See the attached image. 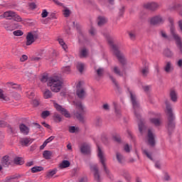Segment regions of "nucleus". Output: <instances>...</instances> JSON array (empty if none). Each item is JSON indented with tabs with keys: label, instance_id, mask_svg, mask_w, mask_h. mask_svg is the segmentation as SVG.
I'll list each match as a JSON object with an SVG mask.
<instances>
[{
	"label": "nucleus",
	"instance_id": "4d7b16f0",
	"mask_svg": "<svg viewBox=\"0 0 182 182\" xmlns=\"http://www.w3.org/2000/svg\"><path fill=\"white\" fill-rule=\"evenodd\" d=\"M103 72H104L103 68H99L98 70H97V73L98 76H102V75H103Z\"/></svg>",
	"mask_w": 182,
	"mask_h": 182
},
{
	"label": "nucleus",
	"instance_id": "c03bdc74",
	"mask_svg": "<svg viewBox=\"0 0 182 182\" xmlns=\"http://www.w3.org/2000/svg\"><path fill=\"white\" fill-rule=\"evenodd\" d=\"M13 18L16 22H22V18H21L19 15L16 14V13H15V15L13 16Z\"/></svg>",
	"mask_w": 182,
	"mask_h": 182
},
{
	"label": "nucleus",
	"instance_id": "e2e57ef3",
	"mask_svg": "<svg viewBox=\"0 0 182 182\" xmlns=\"http://www.w3.org/2000/svg\"><path fill=\"white\" fill-rule=\"evenodd\" d=\"M32 103L35 107L39 106V101L38 100H33Z\"/></svg>",
	"mask_w": 182,
	"mask_h": 182
},
{
	"label": "nucleus",
	"instance_id": "6e6552de",
	"mask_svg": "<svg viewBox=\"0 0 182 182\" xmlns=\"http://www.w3.org/2000/svg\"><path fill=\"white\" fill-rule=\"evenodd\" d=\"M90 171L93 172L94 178L95 181L100 182L102 178H100V173H99V168H97V165L93 164L90 166Z\"/></svg>",
	"mask_w": 182,
	"mask_h": 182
},
{
	"label": "nucleus",
	"instance_id": "09e8293b",
	"mask_svg": "<svg viewBox=\"0 0 182 182\" xmlns=\"http://www.w3.org/2000/svg\"><path fill=\"white\" fill-rule=\"evenodd\" d=\"M63 15L65 18H68L70 15V10L65 9L63 10Z\"/></svg>",
	"mask_w": 182,
	"mask_h": 182
},
{
	"label": "nucleus",
	"instance_id": "393cba45",
	"mask_svg": "<svg viewBox=\"0 0 182 182\" xmlns=\"http://www.w3.org/2000/svg\"><path fill=\"white\" fill-rule=\"evenodd\" d=\"M52 151L46 150L43 153V157L46 159V160H50V158L52 157Z\"/></svg>",
	"mask_w": 182,
	"mask_h": 182
},
{
	"label": "nucleus",
	"instance_id": "dca6fc26",
	"mask_svg": "<svg viewBox=\"0 0 182 182\" xmlns=\"http://www.w3.org/2000/svg\"><path fill=\"white\" fill-rule=\"evenodd\" d=\"M148 142L150 146H154L156 144V140H154V134H153L151 129L148 130Z\"/></svg>",
	"mask_w": 182,
	"mask_h": 182
},
{
	"label": "nucleus",
	"instance_id": "de8ad7c7",
	"mask_svg": "<svg viewBox=\"0 0 182 182\" xmlns=\"http://www.w3.org/2000/svg\"><path fill=\"white\" fill-rule=\"evenodd\" d=\"M142 75L143 76H146L149 75V68L145 67L144 68H142Z\"/></svg>",
	"mask_w": 182,
	"mask_h": 182
},
{
	"label": "nucleus",
	"instance_id": "f3484780",
	"mask_svg": "<svg viewBox=\"0 0 182 182\" xmlns=\"http://www.w3.org/2000/svg\"><path fill=\"white\" fill-rule=\"evenodd\" d=\"M20 132L24 136H28L29 134L30 129L29 127L26 126L24 124H21L19 125Z\"/></svg>",
	"mask_w": 182,
	"mask_h": 182
},
{
	"label": "nucleus",
	"instance_id": "a18cd8bd",
	"mask_svg": "<svg viewBox=\"0 0 182 182\" xmlns=\"http://www.w3.org/2000/svg\"><path fill=\"white\" fill-rule=\"evenodd\" d=\"M13 34L14 36H22V35H23V32H22L21 30H16L13 32Z\"/></svg>",
	"mask_w": 182,
	"mask_h": 182
},
{
	"label": "nucleus",
	"instance_id": "cd10ccee",
	"mask_svg": "<svg viewBox=\"0 0 182 182\" xmlns=\"http://www.w3.org/2000/svg\"><path fill=\"white\" fill-rule=\"evenodd\" d=\"M56 173H58V169L56 168H54V169H52V170H50L47 172V177L48 178H52L53 176H55V174H56Z\"/></svg>",
	"mask_w": 182,
	"mask_h": 182
},
{
	"label": "nucleus",
	"instance_id": "412c9836",
	"mask_svg": "<svg viewBox=\"0 0 182 182\" xmlns=\"http://www.w3.org/2000/svg\"><path fill=\"white\" fill-rule=\"evenodd\" d=\"M15 12L12 11H6L4 16H0V18H5L6 19H12L15 15Z\"/></svg>",
	"mask_w": 182,
	"mask_h": 182
},
{
	"label": "nucleus",
	"instance_id": "a19ab883",
	"mask_svg": "<svg viewBox=\"0 0 182 182\" xmlns=\"http://www.w3.org/2000/svg\"><path fill=\"white\" fill-rule=\"evenodd\" d=\"M164 54L165 56H166V58H171V56H173V53L171 50H170V49H166L164 51Z\"/></svg>",
	"mask_w": 182,
	"mask_h": 182
},
{
	"label": "nucleus",
	"instance_id": "a211bd4d",
	"mask_svg": "<svg viewBox=\"0 0 182 182\" xmlns=\"http://www.w3.org/2000/svg\"><path fill=\"white\" fill-rule=\"evenodd\" d=\"M80 150L82 154H89L90 153V146L87 144H83L80 147Z\"/></svg>",
	"mask_w": 182,
	"mask_h": 182
},
{
	"label": "nucleus",
	"instance_id": "4c0bfd02",
	"mask_svg": "<svg viewBox=\"0 0 182 182\" xmlns=\"http://www.w3.org/2000/svg\"><path fill=\"white\" fill-rule=\"evenodd\" d=\"M143 154L146 156L147 158L149 159V160H153V156H151V152L149 151L147 149L143 150Z\"/></svg>",
	"mask_w": 182,
	"mask_h": 182
},
{
	"label": "nucleus",
	"instance_id": "9d476101",
	"mask_svg": "<svg viewBox=\"0 0 182 182\" xmlns=\"http://www.w3.org/2000/svg\"><path fill=\"white\" fill-rule=\"evenodd\" d=\"M36 39H38V35L36 33H28L26 36V45L30 46V45L35 42Z\"/></svg>",
	"mask_w": 182,
	"mask_h": 182
},
{
	"label": "nucleus",
	"instance_id": "c85d7f7f",
	"mask_svg": "<svg viewBox=\"0 0 182 182\" xmlns=\"http://www.w3.org/2000/svg\"><path fill=\"white\" fill-rule=\"evenodd\" d=\"M128 35L131 41H134V39H136V30H131L128 31Z\"/></svg>",
	"mask_w": 182,
	"mask_h": 182
},
{
	"label": "nucleus",
	"instance_id": "052dcab7",
	"mask_svg": "<svg viewBox=\"0 0 182 182\" xmlns=\"http://www.w3.org/2000/svg\"><path fill=\"white\" fill-rule=\"evenodd\" d=\"M30 9H36V4L35 3H31L29 4Z\"/></svg>",
	"mask_w": 182,
	"mask_h": 182
},
{
	"label": "nucleus",
	"instance_id": "a878e982",
	"mask_svg": "<svg viewBox=\"0 0 182 182\" xmlns=\"http://www.w3.org/2000/svg\"><path fill=\"white\" fill-rule=\"evenodd\" d=\"M77 110L80 112V113H83L85 112V106L82 105V102H75Z\"/></svg>",
	"mask_w": 182,
	"mask_h": 182
},
{
	"label": "nucleus",
	"instance_id": "4be33fe9",
	"mask_svg": "<svg viewBox=\"0 0 182 182\" xmlns=\"http://www.w3.org/2000/svg\"><path fill=\"white\" fill-rule=\"evenodd\" d=\"M70 166V162L68 160L63 161L59 164V168L63 169V168H68V167Z\"/></svg>",
	"mask_w": 182,
	"mask_h": 182
},
{
	"label": "nucleus",
	"instance_id": "bb28decb",
	"mask_svg": "<svg viewBox=\"0 0 182 182\" xmlns=\"http://www.w3.org/2000/svg\"><path fill=\"white\" fill-rule=\"evenodd\" d=\"M62 73L65 75H70L72 73V70L70 69V66H64L61 68Z\"/></svg>",
	"mask_w": 182,
	"mask_h": 182
},
{
	"label": "nucleus",
	"instance_id": "774afa93",
	"mask_svg": "<svg viewBox=\"0 0 182 182\" xmlns=\"http://www.w3.org/2000/svg\"><path fill=\"white\" fill-rule=\"evenodd\" d=\"M80 182H87V178L85 176L80 180Z\"/></svg>",
	"mask_w": 182,
	"mask_h": 182
},
{
	"label": "nucleus",
	"instance_id": "2eb2a0df",
	"mask_svg": "<svg viewBox=\"0 0 182 182\" xmlns=\"http://www.w3.org/2000/svg\"><path fill=\"white\" fill-rule=\"evenodd\" d=\"M164 70L166 73H171V72L174 70V65H173V63H171V61H166L164 67Z\"/></svg>",
	"mask_w": 182,
	"mask_h": 182
},
{
	"label": "nucleus",
	"instance_id": "603ef678",
	"mask_svg": "<svg viewBox=\"0 0 182 182\" xmlns=\"http://www.w3.org/2000/svg\"><path fill=\"white\" fill-rule=\"evenodd\" d=\"M60 46H61L62 49L65 50V52H68V44H66V43H61Z\"/></svg>",
	"mask_w": 182,
	"mask_h": 182
},
{
	"label": "nucleus",
	"instance_id": "49530a36",
	"mask_svg": "<svg viewBox=\"0 0 182 182\" xmlns=\"http://www.w3.org/2000/svg\"><path fill=\"white\" fill-rule=\"evenodd\" d=\"M113 106L114 107L115 113L116 114H120V110L117 109L119 107V105L116 102H113Z\"/></svg>",
	"mask_w": 182,
	"mask_h": 182
},
{
	"label": "nucleus",
	"instance_id": "20e7f679",
	"mask_svg": "<svg viewBox=\"0 0 182 182\" xmlns=\"http://www.w3.org/2000/svg\"><path fill=\"white\" fill-rule=\"evenodd\" d=\"M171 26L170 27L171 33L172 35L173 38L176 41V45L179 49L181 53H182V43H181V38L179 36H178L177 33H176V28H174V26H173V20L171 18L169 19Z\"/></svg>",
	"mask_w": 182,
	"mask_h": 182
},
{
	"label": "nucleus",
	"instance_id": "864d4df0",
	"mask_svg": "<svg viewBox=\"0 0 182 182\" xmlns=\"http://www.w3.org/2000/svg\"><path fill=\"white\" fill-rule=\"evenodd\" d=\"M53 139H55V136H51L48 139H46L44 143L48 145V143H50V141L53 140Z\"/></svg>",
	"mask_w": 182,
	"mask_h": 182
},
{
	"label": "nucleus",
	"instance_id": "8fccbe9b",
	"mask_svg": "<svg viewBox=\"0 0 182 182\" xmlns=\"http://www.w3.org/2000/svg\"><path fill=\"white\" fill-rule=\"evenodd\" d=\"M49 114H50V112H49V111H43L41 114V117H43V119H46V117H48Z\"/></svg>",
	"mask_w": 182,
	"mask_h": 182
},
{
	"label": "nucleus",
	"instance_id": "bf43d9fd",
	"mask_svg": "<svg viewBox=\"0 0 182 182\" xmlns=\"http://www.w3.org/2000/svg\"><path fill=\"white\" fill-rule=\"evenodd\" d=\"M124 150L127 152L129 153L130 151V146L129 144H125L124 146Z\"/></svg>",
	"mask_w": 182,
	"mask_h": 182
},
{
	"label": "nucleus",
	"instance_id": "f257e3e1",
	"mask_svg": "<svg viewBox=\"0 0 182 182\" xmlns=\"http://www.w3.org/2000/svg\"><path fill=\"white\" fill-rule=\"evenodd\" d=\"M47 85L52 92H54V93H59L62 89L63 81H62L61 77H53L49 78Z\"/></svg>",
	"mask_w": 182,
	"mask_h": 182
},
{
	"label": "nucleus",
	"instance_id": "c756f323",
	"mask_svg": "<svg viewBox=\"0 0 182 182\" xmlns=\"http://www.w3.org/2000/svg\"><path fill=\"white\" fill-rule=\"evenodd\" d=\"M113 71L114 73H116V75H118V76H123V70L122 68H119V67L115 66L114 67Z\"/></svg>",
	"mask_w": 182,
	"mask_h": 182
},
{
	"label": "nucleus",
	"instance_id": "ddd939ff",
	"mask_svg": "<svg viewBox=\"0 0 182 182\" xmlns=\"http://www.w3.org/2000/svg\"><path fill=\"white\" fill-rule=\"evenodd\" d=\"M2 25H3V28L6 29L7 31H15V29H18V28L19 27V25H18V23H9L6 21H4Z\"/></svg>",
	"mask_w": 182,
	"mask_h": 182
},
{
	"label": "nucleus",
	"instance_id": "b1692460",
	"mask_svg": "<svg viewBox=\"0 0 182 182\" xmlns=\"http://www.w3.org/2000/svg\"><path fill=\"white\" fill-rule=\"evenodd\" d=\"M76 68L80 73H83V70L86 68V65L83 64L82 63H77Z\"/></svg>",
	"mask_w": 182,
	"mask_h": 182
},
{
	"label": "nucleus",
	"instance_id": "0eeeda50",
	"mask_svg": "<svg viewBox=\"0 0 182 182\" xmlns=\"http://www.w3.org/2000/svg\"><path fill=\"white\" fill-rule=\"evenodd\" d=\"M149 116L150 119L149 121L154 124L155 126H160L161 124V120L160 119H156L154 117H159V114L154 112H149Z\"/></svg>",
	"mask_w": 182,
	"mask_h": 182
},
{
	"label": "nucleus",
	"instance_id": "aec40b11",
	"mask_svg": "<svg viewBox=\"0 0 182 182\" xmlns=\"http://www.w3.org/2000/svg\"><path fill=\"white\" fill-rule=\"evenodd\" d=\"M171 100H172L174 103H176L178 99V95L177 94V92L174 90H171L170 94H169Z\"/></svg>",
	"mask_w": 182,
	"mask_h": 182
},
{
	"label": "nucleus",
	"instance_id": "1a4fd4ad",
	"mask_svg": "<svg viewBox=\"0 0 182 182\" xmlns=\"http://www.w3.org/2000/svg\"><path fill=\"white\" fill-rule=\"evenodd\" d=\"M144 8L149 11H157L160 8V4L156 2H148L144 4Z\"/></svg>",
	"mask_w": 182,
	"mask_h": 182
},
{
	"label": "nucleus",
	"instance_id": "37998d69",
	"mask_svg": "<svg viewBox=\"0 0 182 182\" xmlns=\"http://www.w3.org/2000/svg\"><path fill=\"white\" fill-rule=\"evenodd\" d=\"M69 132L70 133H77V132H79V128L75 127H70Z\"/></svg>",
	"mask_w": 182,
	"mask_h": 182
},
{
	"label": "nucleus",
	"instance_id": "5fc2aeb1",
	"mask_svg": "<svg viewBox=\"0 0 182 182\" xmlns=\"http://www.w3.org/2000/svg\"><path fill=\"white\" fill-rule=\"evenodd\" d=\"M102 109H104V110H110V105H109L107 103H105L102 105Z\"/></svg>",
	"mask_w": 182,
	"mask_h": 182
},
{
	"label": "nucleus",
	"instance_id": "0e129e2a",
	"mask_svg": "<svg viewBox=\"0 0 182 182\" xmlns=\"http://www.w3.org/2000/svg\"><path fill=\"white\" fill-rule=\"evenodd\" d=\"M41 82H43V83H45V82H48V77L43 75L41 79Z\"/></svg>",
	"mask_w": 182,
	"mask_h": 182
},
{
	"label": "nucleus",
	"instance_id": "79ce46f5",
	"mask_svg": "<svg viewBox=\"0 0 182 182\" xmlns=\"http://www.w3.org/2000/svg\"><path fill=\"white\" fill-rule=\"evenodd\" d=\"M10 87L11 89H16V90L21 89V85L18 84H14V82H10Z\"/></svg>",
	"mask_w": 182,
	"mask_h": 182
},
{
	"label": "nucleus",
	"instance_id": "680f3d73",
	"mask_svg": "<svg viewBox=\"0 0 182 182\" xmlns=\"http://www.w3.org/2000/svg\"><path fill=\"white\" fill-rule=\"evenodd\" d=\"M6 126V122L4 120H0V127H5Z\"/></svg>",
	"mask_w": 182,
	"mask_h": 182
},
{
	"label": "nucleus",
	"instance_id": "338daca9",
	"mask_svg": "<svg viewBox=\"0 0 182 182\" xmlns=\"http://www.w3.org/2000/svg\"><path fill=\"white\" fill-rule=\"evenodd\" d=\"M177 65L178 66V68L182 67V59H180V60H178Z\"/></svg>",
	"mask_w": 182,
	"mask_h": 182
},
{
	"label": "nucleus",
	"instance_id": "9b49d317",
	"mask_svg": "<svg viewBox=\"0 0 182 182\" xmlns=\"http://www.w3.org/2000/svg\"><path fill=\"white\" fill-rule=\"evenodd\" d=\"M76 88H77V92H76L77 96L80 99H83L85 96H86V92L85 91V89L82 88V82H79L76 85Z\"/></svg>",
	"mask_w": 182,
	"mask_h": 182
},
{
	"label": "nucleus",
	"instance_id": "4468645a",
	"mask_svg": "<svg viewBox=\"0 0 182 182\" xmlns=\"http://www.w3.org/2000/svg\"><path fill=\"white\" fill-rule=\"evenodd\" d=\"M53 105L56 110L60 112L65 116V117H70V114L69 113V112H68V110H66V109L62 107V106L59 105L56 102H54Z\"/></svg>",
	"mask_w": 182,
	"mask_h": 182
},
{
	"label": "nucleus",
	"instance_id": "ea45409f",
	"mask_svg": "<svg viewBox=\"0 0 182 182\" xmlns=\"http://www.w3.org/2000/svg\"><path fill=\"white\" fill-rule=\"evenodd\" d=\"M43 167L42 166H34L31 168L32 173H38V171H42Z\"/></svg>",
	"mask_w": 182,
	"mask_h": 182
},
{
	"label": "nucleus",
	"instance_id": "7c9ffc66",
	"mask_svg": "<svg viewBox=\"0 0 182 182\" xmlns=\"http://www.w3.org/2000/svg\"><path fill=\"white\" fill-rule=\"evenodd\" d=\"M44 99H50L52 97V92L49 90H46L43 92Z\"/></svg>",
	"mask_w": 182,
	"mask_h": 182
},
{
	"label": "nucleus",
	"instance_id": "f8f14e48",
	"mask_svg": "<svg viewBox=\"0 0 182 182\" xmlns=\"http://www.w3.org/2000/svg\"><path fill=\"white\" fill-rule=\"evenodd\" d=\"M164 22V18H163L161 15L155 16L149 20V23H151V25H160V23H163Z\"/></svg>",
	"mask_w": 182,
	"mask_h": 182
},
{
	"label": "nucleus",
	"instance_id": "423d86ee",
	"mask_svg": "<svg viewBox=\"0 0 182 182\" xmlns=\"http://www.w3.org/2000/svg\"><path fill=\"white\" fill-rule=\"evenodd\" d=\"M166 112L168 114V130H171V129H174V114H173V109H171V106L170 105L166 104Z\"/></svg>",
	"mask_w": 182,
	"mask_h": 182
},
{
	"label": "nucleus",
	"instance_id": "5701e85b",
	"mask_svg": "<svg viewBox=\"0 0 182 182\" xmlns=\"http://www.w3.org/2000/svg\"><path fill=\"white\" fill-rule=\"evenodd\" d=\"M1 164L4 166V167H8V166L11 164V161H9V156H5L4 157H3L1 160Z\"/></svg>",
	"mask_w": 182,
	"mask_h": 182
},
{
	"label": "nucleus",
	"instance_id": "7ed1b4c3",
	"mask_svg": "<svg viewBox=\"0 0 182 182\" xmlns=\"http://www.w3.org/2000/svg\"><path fill=\"white\" fill-rule=\"evenodd\" d=\"M127 90L130 95L131 102L132 103L134 114L135 116H139L138 114H140V112H141V108H140L139 102L136 98V95L134 94V92H133V91H132V90H130V88H128Z\"/></svg>",
	"mask_w": 182,
	"mask_h": 182
},
{
	"label": "nucleus",
	"instance_id": "58836bf2",
	"mask_svg": "<svg viewBox=\"0 0 182 182\" xmlns=\"http://www.w3.org/2000/svg\"><path fill=\"white\" fill-rule=\"evenodd\" d=\"M0 100H9V98L8 97L5 96V94H4V90L0 88Z\"/></svg>",
	"mask_w": 182,
	"mask_h": 182
},
{
	"label": "nucleus",
	"instance_id": "473e14b6",
	"mask_svg": "<svg viewBox=\"0 0 182 182\" xmlns=\"http://www.w3.org/2000/svg\"><path fill=\"white\" fill-rule=\"evenodd\" d=\"M14 164L22 166L23 164V159L21 157H16L14 159Z\"/></svg>",
	"mask_w": 182,
	"mask_h": 182
},
{
	"label": "nucleus",
	"instance_id": "2f4dec72",
	"mask_svg": "<svg viewBox=\"0 0 182 182\" xmlns=\"http://www.w3.org/2000/svg\"><path fill=\"white\" fill-rule=\"evenodd\" d=\"M107 22V19L105 17H99L98 18V26H102Z\"/></svg>",
	"mask_w": 182,
	"mask_h": 182
},
{
	"label": "nucleus",
	"instance_id": "6ab92c4d",
	"mask_svg": "<svg viewBox=\"0 0 182 182\" xmlns=\"http://www.w3.org/2000/svg\"><path fill=\"white\" fill-rule=\"evenodd\" d=\"M20 143L21 144H22V146H29L30 144H32V143H33V139H31V138H22L20 140Z\"/></svg>",
	"mask_w": 182,
	"mask_h": 182
},
{
	"label": "nucleus",
	"instance_id": "f03ea898",
	"mask_svg": "<svg viewBox=\"0 0 182 182\" xmlns=\"http://www.w3.org/2000/svg\"><path fill=\"white\" fill-rule=\"evenodd\" d=\"M97 156L104 168V171L109 178H112L113 176H112V173H110V171L107 168V165H106V156H105V152H103V150H102V148L100 146L97 147Z\"/></svg>",
	"mask_w": 182,
	"mask_h": 182
},
{
	"label": "nucleus",
	"instance_id": "6e6d98bb",
	"mask_svg": "<svg viewBox=\"0 0 182 182\" xmlns=\"http://www.w3.org/2000/svg\"><path fill=\"white\" fill-rule=\"evenodd\" d=\"M25 60H28V55H23L21 58H20V61L21 62H25Z\"/></svg>",
	"mask_w": 182,
	"mask_h": 182
},
{
	"label": "nucleus",
	"instance_id": "72a5a7b5",
	"mask_svg": "<svg viewBox=\"0 0 182 182\" xmlns=\"http://www.w3.org/2000/svg\"><path fill=\"white\" fill-rule=\"evenodd\" d=\"M74 116H75L76 119L80 120V122H85V118L83 117L82 114L79 113L78 112H75Z\"/></svg>",
	"mask_w": 182,
	"mask_h": 182
},
{
	"label": "nucleus",
	"instance_id": "c9c22d12",
	"mask_svg": "<svg viewBox=\"0 0 182 182\" xmlns=\"http://www.w3.org/2000/svg\"><path fill=\"white\" fill-rule=\"evenodd\" d=\"M117 160H118L120 164H123V163H124V157L119 153H117Z\"/></svg>",
	"mask_w": 182,
	"mask_h": 182
},
{
	"label": "nucleus",
	"instance_id": "13d9d810",
	"mask_svg": "<svg viewBox=\"0 0 182 182\" xmlns=\"http://www.w3.org/2000/svg\"><path fill=\"white\" fill-rule=\"evenodd\" d=\"M177 6H178V4H173L169 6L170 11H174L177 9Z\"/></svg>",
	"mask_w": 182,
	"mask_h": 182
},
{
	"label": "nucleus",
	"instance_id": "e433bc0d",
	"mask_svg": "<svg viewBox=\"0 0 182 182\" xmlns=\"http://www.w3.org/2000/svg\"><path fill=\"white\" fill-rule=\"evenodd\" d=\"M139 129L141 134H143V132L146 129V127H144V124L140 121L138 124Z\"/></svg>",
	"mask_w": 182,
	"mask_h": 182
},
{
	"label": "nucleus",
	"instance_id": "3c124183",
	"mask_svg": "<svg viewBox=\"0 0 182 182\" xmlns=\"http://www.w3.org/2000/svg\"><path fill=\"white\" fill-rule=\"evenodd\" d=\"M48 15H49V13L46 9H43L42 13H41V16L42 18H47Z\"/></svg>",
	"mask_w": 182,
	"mask_h": 182
},
{
	"label": "nucleus",
	"instance_id": "39448f33",
	"mask_svg": "<svg viewBox=\"0 0 182 182\" xmlns=\"http://www.w3.org/2000/svg\"><path fill=\"white\" fill-rule=\"evenodd\" d=\"M109 42L111 45L113 53L117 56L120 63H122V65L124 66V65H126L127 63L126 58H124V55H123V54H122L120 51H119V48H117V46H116V45L113 44V43H111L110 41Z\"/></svg>",
	"mask_w": 182,
	"mask_h": 182
},
{
	"label": "nucleus",
	"instance_id": "f704fd0d",
	"mask_svg": "<svg viewBox=\"0 0 182 182\" xmlns=\"http://www.w3.org/2000/svg\"><path fill=\"white\" fill-rule=\"evenodd\" d=\"M80 56L81 58H86L87 56V50L86 48H82L80 50Z\"/></svg>",
	"mask_w": 182,
	"mask_h": 182
},
{
	"label": "nucleus",
	"instance_id": "69168bd1",
	"mask_svg": "<svg viewBox=\"0 0 182 182\" xmlns=\"http://www.w3.org/2000/svg\"><path fill=\"white\" fill-rule=\"evenodd\" d=\"M114 141H117L118 143L120 142V136H114Z\"/></svg>",
	"mask_w": 182,
	"mask_h": 182
}]
</instances>
